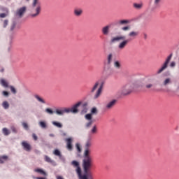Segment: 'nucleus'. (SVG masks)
<instances>
[{"mask_svg": "<svg viewBox=\"0 0 179 179\" xmlns=\"http://www.w3.org/2000/svg\"><path fill=\"white\" fill-rule=\"evenodd\" d=\"M39 126L41 127V128H42L43 129H47L48 128V125H47V122H44V121H41L39 122Z\"/></svg>", "mask_w": 179, "mask_h": 179, "instance_id": "nucleus-25", "label": "nucleus"}, {"mask_svg": "<svg viewBox=\"0 0 179 179\" xmlns=\"http://www.w3.org/2000/svg\"><path fill=\"white\" fill-rule=\"evenodd\" d=\"M113 66L116 69H121V62L119 61H115L113 63Z\"/></svg>", "mask_w": 179, "mask_h": 179, "instance_id": "nucleus-28", "label": "nucleus"}, {"mask_svg": "<svg viewBox=\"0 0 179 179\" xmlns=\"http://www.w3.org/2000/svg\"><path fill=\"white\" fill-rule=\"evenodd\" d=\"M57 179H64V178H62V176H57Z\"/></svg>", "mask_w": 179, "mask_h": 179, "instance_id": "nucleus-56", "label": "nucleus"}, {"mask_svg": "<svg viewBox=\"0 0 179 179\" xmlns=\"http://www.w3.org/2000/svg\"><path fill=\"white\" fill-rule=\"evenodd\" d=\"M173 83V79L170 77L164 78L162 80V86L164 87H167V86H170Z\"/></svg>", "mask_w": 179, "mask_h": 179, "instance_id": "nucleus-12", "label": "nucleus"}, {"mask_svg": "<svg viewBox=\"0 0 179 179\" xmlns=\"http://www.w3.org/2000/svg\"><path fill=\"white\" fill-rule=\"evenodd\" d=\"M3 135L6 136H8V135H10V131L7 128H3L2 129Z\"/></svg>", "mask_w": 179, "mask_h": 179, "instance_id": "nucleus-33", "label": "nucleus"}, {"mask_svg": "<svg viewBox=\"0 0 179 179\" xmlns=\"http://www.w3.org/2000/svg\"><path fill=\"white\" fill-rule=\"evenodd\" d=\"M134 8H135V9H142V7L143 6V3H134L133 4Z\"/></svg>", "mask_w": 179, "mask_h": 179, "instance_id": "nucleus-30", "label": "nucleus"}, {"mask_svg": "<svg viewBox=\"0 0 179 179\" xmlns=\"http://www.w3.org/2000/svg\"><path fill=\"white\" fill-rule=\"evenodd\" d=\"M80 108H81V114H86V113H87V102H84L80 104Z\"/></svg>", "mask_w": 179, "mask_h": 179, "instance_id": "nucleus-15", "label": "nucleus"}, {"mask_svg": "<svg viewBox=\"0 0 179 179\" xmlns=\"http://www.w3.org/2000/svg\"><path fill=\"white\" fill-rule=\"evenodd\" d=\"M172 57H173V54L171 53L169 56H168V57L165 60L162 67L157 71V73L158 74L162 73L163 71H165V69H167V67L169 66V64H170V61H171Z\"/></svg>", "mask_w": 179, "mask_h": 179, "instance_id": "nucleus-6", "label": "nucleus"}, {"mask_svg": "<svg viewBox=\"0 0 179 179\" xmlns=\"http://www.w3.org/2000/svg\"><path fill=\"white\" fill-rule=\"evenodd\" d=\"M174 66H176V62H172L170 64V67H171V68H174Z\"/></svg>", "mask_w": 179, "mask_h": 179, "instance_id": "nucleus-52", "label": "nucleus"}, {"mask_svg": "<svg viewBox=\"0 0 179 179\" xmlns=\"http://www.w3.org/2000/svg\"><path fill=\"white\" fill-rule=\"evenodd\" d=\"M44 159L45 162H46L47 163H51L52 164V163H54V160L51 159V158L48 155H45Z\"/></svg>", "mask_w": 179, "mask_h": 179, "instance_id": "nucleus-31", "label": "nucleus"}, {"mask_svg": "<svg viewBox=\"0 0 179 179\" xmlns=\"http://www.w3.org/2000/svg\"><path fill=\"white\" fill-rule=\"evenodd\" d=\"M10 47L8 48V50H10Z\"/></svg>", "mask_w": 179, "mask_h": 179, "instance_id": "nucleus-59", "label": "nucleus"}, {"mask_svg": "<svg viewBox=\"0 0 179 179\" xmlns=\"http://www.w3.org/2000/svg\"><path fill=\"white\" fill-rule=\"evenodd\" d=\"M76 171L79 179H93V176L91 173H89V170L87 172L84 171L85 173L82 174V169L80 166L76 167Z\"/></svg>", "mask_w": 179, "mask_h": 179, "instance_id": "nucleus-4", "label": "nucleus"}, {"mask_svg": "<svg viewBox=\"0 0 179 179\" xmlns=\"http://www.w3.org/2000/svg\"><path fill=\"white\" fill-rule=\"evenodd\" d=\"M0 83L3 87H9V84L8 83V81L5 79H1Z\"/></svg>", "mask_w": 179, "mask_h": 179, "instance_id": "nucleus-23", "label": "nucleus"}, {"mask_svg": "<svg viewBox=\"0 0 179 179\" xmlns=\"http://www.w3.org/2000/svg\"><path fill=\"white\" fill-rule=\"evenodd\" d=\"M76 148L78 152H82V148H80V145L79 143L76 144Z\"/></svg>", "mask_w": 179, "mask_h": 179, "instance_id": "nucleus-40", "label": "nucleus"}, {"mask_svg": "<svg viewBox=\"0 0 179 179\" xmlns=\"http://www.w3.org/2000/svg\"><path fill=\"white\" fill-rule=\"evenodd\" d=\"M113 63V55L109 54L107 57L106 60L104 62V67L103 73L107 72V71H110V68H111V64Z\"/></svg>", "mask_w": 179, "mask_h": 179, "instance_id": "nucleus-5", "label": "nucleus"}, {"mask_svg": "<svg viewBox=\"0 0 179 179\" xmlns=\"http://www.w3.org/2000/svg\"><path fill=\"white\" fill-rule=\"evenodd\" d=\"M26 6H23L19 9L17 10L15 15L16 16H19V17H22L23 15L26 13Z\"/></svg>", "mask_w": 179, "mask_h": 179, "instance_id": "nucleus-13", "label": "nucleus"}, {"mask_svg": "<svg viewBox=\"0 0 179 179\" xmlns=\"http://www.w3.org/2000/svg\"><path fill=\"white\" fill-rule=\"evenodd\" d=\"M3 95L6 96V97H8V96H9V92H8L6 91H3Z\"/></svg>", "mask_w": 179, "mask_h": 179, "instance_id": "nucleus-53", "label": "nucleus"}, {"mask_svg": "<svg viewBox=\"0 0 179 179\" xmlns=\"http://www.w3.org/2000/svg\"><path fill=\"white\" fill-rule=\"evenodd\" d=\"M125 46L124 45H119L117 48V51H121V50H124V48Z\"/></svg>", "mask_w": 179, "mask_h": 179, "instance_id": "nucleus-48", "label": "nucleus"}, {"mask_svg": "<svg viewBox=\"0 0 179 179\" xmlns=\"http://www.w3.org/2000/svg\"><path fill=\"white\" fill-rule=\"evenodd\" d=\"M131 23V21H129V20H120L117 22V24H119V26H122L124 24H128Z\"/></svg>", "mask_w": 179, "mask_h": 179, "instance_id": "nucleus-20", "label": "nucleus"}, {"mask_svg": "<svg viewBox=\"0 0 179 179\" xmlns=\"http://www.w3.org/2000/svg\"><path fill=\"white\" fill-rule=\"evenodd\" d=\"M90 148H85L83 167L85 173H87V171L90 170L93 166V159L90 156Z\"/></svg>", "mask_w": 179, "mask_h": 179, "instance_id": "nucleus-1", "label": "nucleus"}, {"mask_svg": "<svg viewBox=\"0 0 179 179\" xmlns=\"http://www.w3.org/2000/svg\"><path fill=\"white\" fill-rule=\"evenodd\" d=\"M100 81H96L92 87L91 88V93H94L96 91V94L94 96V99H99L100 97V95L101 94V92H103V84H101L100 85ZM98 89V90H97Z\"/></svg>", "mask_w": 179, "mask_h": 179, "instance_id": "nucleus-2", "label": "nucleus"}, {"mask_svg": "<svg viewBox=\"0 0 179 179\" xmlns=\"http://www.w3.org/2000/svg\"><path fill=\"white\" fill-rule=\"evenodd\" d=\"M35 99H36V100H38L39 103H42V104H45V101L43 98H41V96L38 95H35Z\"/></svg>", "mask_w": 179, "mask_h": 179, "instance_id": "nucleus-27", "label": "nucleus"}, {"mask_svg": "<svg viewBox=\"0 0 179 179\" xmlns=\"http://www.w3.org/2000/svg\"><path fill=\"white\" fill-rule=\"evenodd\" d=\"M34 171H35V173H38L39 174H41L42 176H47V173L41 169H36L34 170Z\"/></svg>", "mask_w": 179, "mask_h": 179, "instance_id": "nucleus-24", "label": "nucleus"}, {"mask_svg": "<svg viewBox=\"0 0 179 179\" xmlns=\"http://www.w3.org/2000/svg\"><path fill=\"white\" fill-rule=\"evenodd\" d=\"M153 83H152V80H148L145 85V89H152V87H153Z\"/></svg>", "mask_w": 179, "mask_h": 179, "instance_id": "nucleus-22", "label": "nucleus"}, {"mask_svg": "<svg viewBox=\"0 0 179 179\" xmlns=\"http://www.w3.org/2000/svg\"><path fill=\"white\" fill-rule=\"evenodd\" d=\"M53 155H55V156H58L59 159L62 157V154H61V151H59V150H55L53 152Z\"/></svg>", "mask_w": 179, "mask_h": 179, "instance_id": "nucleus-29", "label": "nucleus"}, {"mask_svg": "<svg viewBox=\"0 0 179 179\" xmlns=\"http://www.w3.org/2000/svg\"><path fill=\"white\" fill-rule=\"evenodd\" d=\"M138 33L136 31H131L129 34V37H133V38H135L136 36H138Z\"/></svg>", "mask_w": 179, "mask_h": 179, "instance_id": "nucleus-34", "label": "nucleus"}, {"mask_svg": "<svg viewBox=\"0 0 179 179\" xmlns=\"http://www.w3.org/2000/svg\"><path fill=\"white\" fill-rule=\"evenodd\" d=\"M15 27H16V22H13L10 26V31H13V30H15Z\"/></svg>", "mask_w": 179, "mask_h": 179, "instance_id": "nucleus-41", "label": "nucleus"}, {"mask_svg": "<svg viewBox=\"0 0 179 179\" xmlns=\"http://www.w3.org/2000/svg\"><path fill=\"white\" fill-rule=\"evenodd\" d=\"M52 125H55V127H57V128H62V124L58 122H52Z\"/></svg>", "mask_w": 179, "mask_h": 179, "instance_id": "nucleus-35", "label": "nucleus"}, {"mask_svg": "<svg viewBox=\"0 0 179 179\" xmlns=\"http://www.w3.org/2000/svg\"><path fill=\"white\" fill-rule=\"evenodd\" d=\"M92 114H96L97 113V108H92L91 110Z\"/></svg>", "mask_w": 179, "mask_h": 179, "instance_id": "nucleus-47", "label": "nucleus"}, {"mask_svg": "<svg viewBox=\"0 0 179 179\" xmlns=\"http://www.w3.org/2000/svg\"><path fill=\"white\" fill-rule=\"evenodd\" d=\"M65 142L66 143V149H68L70 152L73 149V145H72V142H73V138L72 137L67 138L65 139Z\"/></svg>", "mask_w": 179, "mask_h": 179, "instance_id": "nucleus-11", "label": "nucleus"}, {"mask_svg": "<svg viewBox=\"0 0 179 179\" xmlns=\"http://www.w3.org/2000/svg\"><path fill=\"white\" fill-rule=\"evenodd\" d=\"M3 108H5V110H8V108H9V103H8V101H5L3 102L2 104Z\"/></svg>", "mask_w": 179, "mask_h": 179, "instance_id": "nucleus-36", "label": "nucleus"}, {"mask_svg": "<svg viewBox=\"0 0 179 179\" xmlns=\"http://www.w3.org/2000/svg\"><path fill=\"white\" fill-rule=\"evenodd\" d=\"M22 146L27 152H30V150H31V145H30L27 141H22Z\"/></svg>", "mask_w": 179, "mask_h": 179, "instance_id": "nucleus-16", "label": "nucleus"}, {"mask_svg": "<svg viewBox=\"0 0 179 179\" xmlns=\"http://www.w3.org/2000/svg\"><path fill=\"white\" fill-rule=\"evenodd\" d=\"M56 114H57V115H64V114H65V113H66L67 114H69V110H67V108H64V109H57L55 110Z\"/></svg>", "mask_w": 179, "mask_h": 179, "instance_id": "nucleus-17", "label": "nucleus"}, {"mask_svg": "<svg viewBox=\"0 0 179 179\" xmlns=\"http://www.w3.org/2000/svg\"><path fill=\"white\" fill-rule=\"evenodd\" d=\"M41 13V6H36L35 8H33V11L30 14L31 17H37L38 15Z\"/></svg>", "mask_w": 179, "mask_h": 179, "instance_id": "nucleus-8", "label": "nucleus"}, {"mask_svg": "<svg viewBox=\"0 0 179 179\" xmlns=\"http://www.w3.org/2000/svg\"><path fill=\"white\" fill-rule=\"evenodd\" d=\"M32 138L34 141H37L38 139V137H37V135H36V134H32Z\"/></svg>", "mask_w": 179, "mask_h": 179, "instance_id": "nucleus-49", "label": "nucleus"}, {"mask_svg": "<svg viewBox=\"0 0 179 179\" xmlns=\"http://www.w3.org/2000/svg\"><path fill=\"white\" fill-rule=\"evenodd\" d=\"M176 92H179V85H176Z\"/></svg>", "mask_w": 179, "mask_h": 179, "instance_id": "nucleus-55", "label": "nucleus"}, {"mask_svg": "<svg viewBox=\"0 0 179 179\" xmlns=\"http://www.w3.org/2000/svg\"><path fill=\"white\" fill-rule=\"evenodd\" d=\"M144 38H148V35H146V34H144Z\"/></svg>", "mask_w": 179, "mask_h": 179, "instance_id": "nucleus-57", "label": "nucleus"}, {"mask_svg": "<svg viewBox=\"0 0 179 179\" xmlns=\"http://www.w3.org/2000/svg\"><path fill=\"white\" fill-rule=\"evenodd\" d=\"M110 25H106L101 29V33L103 36H108L110 34Z\"/></svg>", "mask_w": 179, "mask_h": 179, "instance_id": "nucleus-14", "label": "nucleus"}, {"mask_svg": "<svg viewBox=\"0 0 179 179\" xmlns=\"http://www.w3.org/2000/svg\"><path fill=\"white\" fill-rule=\"evenodd\" d=\"M22 127L24 128V129H29V124H27L26 122H22Z\"/></svg>", "mask_w": 179, "mask_h": 179, "instance_id": "nucleus-45", "label": "nucleus"}, {"mask_svg": "<svg viewBox=\"0 0 179 179\" xmlns=\"http://www.w3.org/2000/svg\"><path fill=\"white\" fill-rule=\"evenodd\" d=\"M8 157L7 155H3L0 157V164H3L6 160H8Z\"/></svg>", "mask_w": 179, "mask_h": 179, "instance_id": "nucleus-26", "label": "nucleus"}, {"mask_svg": "<svg viewBox=\"0 0 179 179\" xmlns=\"http://www.w3.org/2000/svg\"><path fill=\"white\" fill-rule=\"evenodd\" d=\"M135 87H138V86L132 83H129L125 85L123 87H122V94H123L124 96L131 94V93L134 92V89H135Z\"/></svg>", "mask_w": 179, "mask_h": 179, "instance_id": "nucleus-3", "label": "nucleus"}, {"mask_svg": "<svg viewBox=\"0 0 179 179\" xmlns=\"http://www.w3.org/2000/svg\"><path fill=\"white\" fill-rule=\"evenodd\" d=\"M71 164L73 167H79V162H78V161H73Z\"/></svg>", "mask_w": 179, "mask_h": 179, "instance_id": "nucleus-38", "label": "nucleus"}, {"mask_svg": "<svg viewBox=\"0 0 179 179\" xmlns=\"http://www.w3.org/2000/svg\"><path fill=\"white\" fill-rule=\"evenodd\" d=\"M162 0H154V5H155V6H159Z\"/></svg>", "mask_w": 179, "mask_h": 179, "instance_id": "nucleus-44", "label": "nucleus"}, {"mask_svg": "<svg viewBox=\"0 0 179 179\" xmlns=\"http://www.w3.org/2000/svg\"><path fill=\"white\" fill-rule=\"evenodd\" d=\"M128 43H129V39H127L123 41L120 45H127V44H128Z\"/></svg>", "mask_w": 179, "mask_h": 179, "instance_id": "nucleus-39", "label": "nucleus"}, {"mask_svg": "<svg viewBox=\"0 0 179 179\" xmlns=\"http://www.w3.org/2000/svg\"><path fill=\"white\" fill-rule=\"evenodd\" d=\"M115 104H117V100H115V99H113V100L108 102L104 106L105 111H108V110H111L114 107V106H115Z\"/></svg>", "mask_w": 179, "mask_h": 179, "instance_id": "nucleus-10", "label": "nucleus"}, {"mask_svg": "<svg viewBox=\"0 0 179 179\" xmlns=\"http://www.w3.org/2000/svg\"><path fill=\"white\" fill-rule=\"evenodd\" d=\"M9 88L10 89L11 92H12L13 94H16V93H17L16 89L14 88L13 86H10Z\"/></svg>", "mask_w": 179, "mask_h": 179, "instance_id": "nucleus-42", "label": "nucleus"}, {"mask_svg": "<svg viewBox=\"0 0 179 179\" xmlns=\"http://www.w3.org/2000/svg\"><path fill=\"white\" fill-rule=\"evenodd\" d=\"M122 30H123V31H127L129 30V26L124 27L122 28Z\"/></svg>", "mask_w": 179, "mask_h": 179, "instance_id": "nucleus-50", "label": "nucleus"}, {"mask_svg": "<svg viewBox=\"0 0 179 179\" xmlns=\"http://www.w3.org/2000/svg\"><path fill=\"white\" fill-rule=\"evenodd\" d=\"M8 23H9V21L8 20H5L3 21V27H6V26H8Z\"/></svg>", "mask_w": 179, "mask_h": 179, "instance_id": "nucleus-46", "label": "nucleus"}, {"mask_svg": "<svg viewBox=\"0 0 179 179\" xmlns=\"http://www.w3.org/2000/svg\"><path fill=\"white\" fill-rule=\"evenodd\" d=\"M11 129H12L13 132H14L15 134H16L17 132V131L16 130V128H15V127H12Z\"/></svg>", "mask_w": 179, "mask_h": 179, "instance_id": "nucleus-54", "label": "nucleus"}, {"mask_svg": "<svg viewBox=\"0 0 179 179\" xmlns=\"http://www.w3.org/2000/svg\"><path fill=\"white\" fill-rule=\"evenodd\" d=\"M27 1V2H29V1H30V0H26Z\"/></svg>", "mask_w": 179, "mask_h": 179, "instance_id": "nucleus-58", "label": "nucleus"}, {"mask_svg": "<svg viewBox=\"0 0 179 179\" xmlns=\"http://www.w3.org/2000/svg\"><path fill=\"white\" fill-rule=\"evenodd\" d=\"M90 146H92V138H87L85 142V149H90Z\"/></svg>", "mask_w": 179, "mask_h": 179, "instance_id": "nucleus-21", "label": "nucleus"}, {"mask_svg": "<svg viewBox=\"0 0 179 179\" xmlns=\"http://www.w3.org/2000/svg\"><path fill=\"white\" fill-rule=\"evenodd\" d=\"M41 6L38 0H33L32 8H36V6Z\"/></svg>", "mask_w": 179, "mask_h": 179, "instance_id": "nucleus-32", "label": "nucleus"}, {"mask_svg": "<svg viewBox=\"0 0 179 179\" xmlns=\"http://www.w3.org/2000/svg\"><path fill=\"white\" fill-rule=\"evenodd\" d=\"M6 16H8V13H7V14L6 13H1L0 14L1 18L6 17Z\"/></svg>", "mask_w": 179, "mask_h": 179, "instance_id": "nucleus-51", "label": "nucleus"}, {"mask_svg": "<svg viewBox=\"0 0 179 179\" xmlns=\"http://www.w3.org/2000/svg\"><path fill=\"white\" fill-rule=\"evenodd\" d=\"M85 120L88 121V122L85 124V128H90V127H92V125H93V123L94 122V121H93V115H92V113H88L85 115Z\"/></svg>", "mask_w": 179, "mask_h": 179, "instance_id": "nucleus-7", "label": "nucleus"}, {"mask_svg": "<svg viewBox=\"0 0 179 179\" xmlns=\"http://www.w3.org/2000/svg\"><path fill=\"white\" fill-rule=\"evenodd\" d=\"M73 13L76 16L79 17V16H82V14L83 13V10L81 8H76L74 9Z\"/></svg>", "mask_w": 179, "mask_h": 179, "instance_id": "nucleus-18", "label": "nucleus"}, {"mask_svg": "<svg viewBox=\"0 0 179 179\" xmlns=\"http://www.w3.org/2000/svg\"><path fill=\"white\" fill-rule=\"evenodd\" d=\"M45 112H46L48 114H50V115L54 114V111H53L52 110H51L50 108H46V109H45Z\"/></svg>", "mask_w": 179, "mask_h": 179, "instance_id": "nucleus-43", "label": "nucleus"}, {"mask_svg": "<svg viewBox=\"0 0 179 179\" xmlns=\"http://www.w3.org/2000/svg\"><path fill=\"white\" fill-rule=\"evenodd\" d=\"M96 132H97V126L94 125L91 129V133L96 134Z\"/></svg>", "mask_w": 179, "mask_h": 179, "instance_id": "nucleus-37", "label": "nucleus"}, {"mask_svg": "<svg viewBox=\"0 0 179 179\" xmlns=\"http://www.w3.org/2000/svg\"><path fill=\"white\" fill-rule=\"evenodd\" d=\"M81 104H82V101H79L75 105H73L71 108H67V110H69V113H72L73 114H78V113H79V109H78V108L80 107Z\"/></svg>", "mask_w": 179, "mask_h": 179, "instance_id": "nucleus-9", "label": "nucleus"}, {"mask_svg": "<svg viewBox=\"0 0 179 179\" xmlns=\"http://www.w3.org/2000/svg\"><path fill=\"white\" fill-rule=\"evenodd\" d=\"M64 135L65 136V135H66V134H64Z\"/></svg>", "mask_w": 179, "mask_h": 179, "instance_id": "nucleus-60", "label": "nucleus"}, {"mask_svg": "<svg viewBox=\"0 0 179 179\" xmlns=\"http://www.w3.org/2000/svg\"><path fill=\"white\" fill-rule=\"evenodd\" d=\"M120 40H125V36H120L113 37L111 39V43H115L116 41H120Z\"/></svg>", "mask_w": 179, "mask_h": 179, "instance_id": "nucleus-19", "label": "nucleus"}]
</instances>
